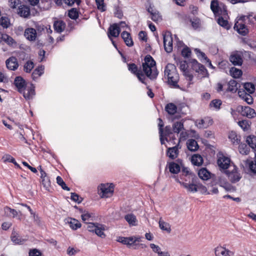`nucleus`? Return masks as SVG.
<instances>
[{
  "label": "nucleus",
  "mask_w": 256,
  "mask_h": 256,
  "mask_svg": "<svg viewBox=\"0 0 256 256\" xmlns=\"http://www.w3.org/2000/svg\"><path fill=\"white\" fill-rule=\"evenodd\" d=\"M142 69L146 75L150 79H155L158 76L156 62L150 55L145 57L144 62L142 64Z\"/></svg>",
  "instance_id": "1"
},
{
  "label": "nucleus",
  "mask_w": 256,
  "mask_h": 256,
  "mask_svg": "<svg viewBox=\"0 0 256 256\" xmlns=\"http://www.w3.org/2000/svg\"><path fill=\"white\" fill-rule=\"evenodd\" d=\"M164 72V76L167 78L168 84L174 88H179L178 84L179 76L175 66L172 64H168L165 68Z\"/></svg>",
  "instance_id": "2"
},
{
  "label": "nucleus",
  "mask_w": 256,
  "mask_h": 256,
  "mask_svg": "<svg viewBox=\"0 0 256 256\" xmlns=\"http://www.w3.org/2000/svg\"><path fill=\"white\" fill-rule=\"evenodd\" d=\"M252 14L247 16H242L235 23L234 28L240 34L246 36L248 33V29L244 23V21L246 18L250 22L254 23L252 20H250Z\"/></svg>",
  "instance_id": "3"
},
{
  "label": "nucleus",
  "mask_w": 256,
  "mask_h": 256,
  "mask_svg": "<svg viewBox=\"0 0 256 256\" xmlns=\"http://www.w3.org/2000/svg\"><path fill=\"white\" fill-rule=\"evenodd\" d=\"M114 191V186L112 184H102L98 187V193L102 198L110 197Z\"/></svg>",
  "instance_id": "4"
},
{
  "label": "nucleus",
  "mask_w": 256,
  "mask_h": 256,
  "mask_svg": "<svg viewBox=\"0 0 256 256\" xmlns=\"http://www.w3.org/2000/svg\"><path fill=\"white\" fill-rule=\"evenodd\" d=\"M87 229L90 232H94L100 237L104 238L106 236L104 231L106 229V226L104 224L97 222H88Z\"/></svg>",
  "instance_id": "5"
},
{
  "label": "nucleus",
  "mask_w": 256,
  "mask_h": 256,
  "mask_svg": "<svg viewBox=\"0 0 256 256\" xmlns=\"http://www.w3.org/2000/svg\"><path fill=\"white\" fill-rule=\"evenodd\" d=\"M232 170H226L225 172L228 176L229 180L232 183L238 182L242 178L240 173L238 171L235 166H232Z\"/></svg>",
  "instance_id": "6"
},
{
  "label": "nucleus",
  "mask_w": 256,
  "mask_h": 256,
  "mask_svg": "<svg viewBox=\"0 0 256 256\" xmlns=\"http://www.w3.org/2000/svg\"><path fill=\"white\" fill-rule=\"evenodd\" d=\"M173 132L177 134L180 132V138L178 140V142H180V139L185 138L186 132H184L182 130H184V122L182 120L180 122H174L172 126Z\"/></svg>",
  "instance_id": "7"
},
{
  "label": "nucleus",
  "mask_w": 256,
  "mask_h": 256,
  "mask_svg": "<svg viewBox=\"0 0 256 256\" xmlns=\"http://www.w3.org/2000/svg\"><path fill=\"white\" fill-rule=\"evenodd\" d=\"M164 45L165 50L170 52L172 50V38L170 33L164 35Z\"/></svg>",
  "instance_id": "8"
},
{
  "label": "nucleus",
  "mask_w": 256,
  "mask_h": 256,
  "mask_svg": "<svg viewBox=\"0 0 256 256\" xmlns=\"http://www.w3.org/2000/svg\"><path fill=\"white\" fill-rule=\"evenodd\" d=\"M216 256H234V252L230 250L224 246H218L214 250Z\"/></svg>",
  "instance_id": "9"
},
{
  "label": "nucleus",
  "mask_w": 256,
  "mask_h": 256,
  "mask_svg": "<svg viewBox=\"0 0 256 256\" xmlns=\"http://www.w3.org/2000/svg\"><path fill=\"white\" fill-rule=\"evenodd\" d=\"M217 163L220 168L224 170L232 168V165L230 164V159L223 155H221L218 157Z\"/></svg>",
  "instance_id": "10"
},
{
  "label": "nucleus",
  "mask_w": 256,
  "mask_h": 256,
  "mask_svg": "<svg viewBox=\"0 0 256 256\" xmlns=\"http://www.w3.org/2000/svg\"><path fill=\"white\" fill-rule=\"evenodd\" d=\"M128 68L130 71L136 76L140 81L142 83H144V76L140 70H138L137 66L134 64H128Z\"/></svg>",
  "instance_id": "11"
},
{
  "label": "nucleus",
  "mask_w": 256,
  "mask_h": 256,
  "mask_svg": "<svg viewBox=\"0 0 256 256\" xmlns=\"http://www.w3.org/2000/svg\"><path fill=\"white\" fill-rule=\"evenodd\" d=\"M230 60L235 66H241L242 64V54L240 52L232 53L230 57Z\"/></svg>",
  "instance_id": "12"
},
{
  "label": "nucleus",
  "mask_w": 256,
  "mask_h": 256,
  "mask_svg": "<svg viewBox=\"0 0 256 256\" xmlns=\"http://www.w3.org/2000/svg\"><path fill=\"white\" fill-rule=\"evenodd\" d=\"M7 68L12 70H16L18 67V60L16 57L11 56L6 61Z\"/></svg>",
  "instance_id": "13"
},
{
  "label": "nucleus",
  "mask_w": 256,
  "mask_h": 256,
  "mask_svg": "<svg viewBox=\"0 0 256 256\" xmlns=\"http://www.w3.org/2000/svg\"><path fill=\"white\" fill-rule=\"evenodd\" d=\"M173 132L172 128L170 126H166L164 128H162V134H160V140L162 144H164V140L168 141L167 137L170 136Z\"/></svg>",
  "instance_id": "14"
},
{
  "label": "nucleus",
  "mask_w": 256,
  "mask_h": 256,
  "mask_svg": "<svg viewBox=\"0 0 256 256\" xmlns=\"http://www.w3.org/2000/svg\"><path fill=\"white\" fill-rule=\"evenodd\" d=\"M120 30L118 24H114L110 26L108 30V36L110 39L111 37H118L119 36Z\"/></svg>",
  "instance_id": "15"
},
{
  "label": "nucleus",
  "mask_w": 256,
  "mask_h": 256,
  "mask_svg": "<svg viewBox=\"0 0 256 256\" xmlns=\"http://www.w3.org/2000/svg\"><path fill=\"white\" fill-rule=\"evenodd\" d=\"M24 36L28 40L34 41L36 38L37 33L35 29L28 28L25 30Z\"/></svg>",
  "instance_id": "16"
},
{
  "label": "nucleus",
  "mask_w": 256,
  "mask_h": 256,
  "mask_svg": "<svg viewBox=\"0 0 256 256\" xmlns=\"http://www.w3.org/2000/svg\"><path fill=\"white\" fill-rule=\"evenodd\" d=\"M23 96L26 100H30L33 98L35 95L34 86L31 84L30 86L28 88H24L22 91Z\"/></svg>",
  "instance_id": "17"
},
{
  "label": "nucleus",
  "mask_w": 256,
  "mask_h": 256,
  "mask_svg": "<svg viewBox=\"0 0 256 256\" xmlns=\"http://www.w3.org/2000/svg\"><path fill=\"white\" fill-rule=\"evenodd\" d=\"M221 3H219L218 0H212L210 2V10L213 13L216 15L220 14V10H222Z\"/></svg>",
  "instance_id": "18"
},
{
  "label": "nucleus",
  "mask_w": 256,
  "mask_h": 256,
  "mask_svg": "<svg viewBox=\"0 0 256 256\" xmlns=\"http://www.w3.org/2000/svg\"><path fill=\"white\" fill-rule=\"evenodd\" d=\"M179 143L176 146L170 148L167 150V156L171 159L176 158L178 154Z\"/></svg>",
  "instance_id": "19"
},
{
  "label": "nucleus",
  "mask_w": 256,
  "mask_h": 256,
  "mask_svg": "<svg viewBox=\"0 0 256 256\" xmlns=\"http://www.w3.org/2000/svg\"><path fill=\"white\" fill-rule=\"evenodd\" d=\"M20 204L27 208V209L30 212V214L32 215L34 221L36 224L40 226L42 225V222L40 218L36 212L32 211V210L31 209L30 206L24 204Z\"/></svg>",
  "instance_id": "20"
},
{
  "label": "nucleus",
  "mask_w": 256,
  "mask_h": 256,
  "mask_svg": "<svg viewBox=\"0 0 256 256\" xmlns=\"http://www.w3.org/2000/svg\"><path fill=\"white\" fill-rule=\"evenodd\" d=\"M198 174L201 179L203 180H208L211 178L212 174L206 168H202L199 170Z\"/></svg>",
  "instance_id": "21"
},
{
  "label": "nucleus",
  "mask_w": 256,
  "mask_h": 256,
  "mask_svg": "<svg viewBox=\"0 0 256 256\" xmlns=\"http://www.w3.org/2000/svg\"><path fill=\"white\" fill-rule=\"evenodd\" d=\"M121 36L127 46H132L134 45V42L129 32L124 31L122 33Z\"/></svg>",
  "instance_id": "22"
},
{
  "label": "nucleus",
  "mask_w": 256,
  "mask_h": 256,
  "mask_svg": "<svg viewBox=\"0 0 256 256\" xmlns=\"http://www.w3.org/2000/svg\"><path fill=\"white\" fill-rule=\"evenodd\" d=\"M14 84L16 87L18 88V91L20 92H22V91L25 88V81L20 76H17L14 80Z\"/></svg>",
  "instance_id": "23"
},
{
  "label": "nucleus",
  "mask_w": 256,
  "mask_h": 256,
  "mask_svg": "<svg viewBox=\"0 0 256 256\" xmlns=\"http://www.w3.org/2000/svg\"><path fill=\"white\" fill-rule=\"evenodd\" d=\"M12 242L16 244H22L25 242V240L22 238L15 231H12L11 236Z\"/></svg>",
  "instance_id": "24"
},
{
  "label": "nucleus",
  "mask_w": 256,
  "mask_h": 256,
  "mask_svg": "<svg viewBox=\"0 0 256 256\" xmlns=\"http://www.w3.org/2000/svg\"><path fill=\"white\" fill-rule=\"evenodd\" d=\"M242 114L248 118H254L256 114L255 110L249 106H245L242 110Z\"/></svg>",
  "instance_id": "25"
},
{
  "label": "nucleus",
  "mask_w": 256,
  "mask_h": 256,
  "mask_svg": "<svg viewBox=\"0 0 256 256\" xmlns=\"http://www.w3.org/2000/svg\"><path fill=\"white\" fill-rule=\"evenodd\" d=\"M54 28L56 32L60 33L64 30L66 28V24L62 20H57L54 22Z\"/></svg>",
  "instance_id": "26"
},
{
  "label": "nucleus",
  "mask_w": 256,
  "mask_h": 256,
  "mask_svg": "<svg viewBox=\"0 0 256 256\" xmlns=\"http://www.w3.org/2000/svg\"><path fill=\"white\" fill-rule=\"evenodd\" d=\"M182 186L190 192H196L198 190V185L190 183H182Z\"/></svg>",
  "instance_id": "27"
},
{
  "label": "nucleus",
  "mask_w": 256,
  "mask_h": 256,
  "mask_svg": "<svg viewBox=\"0 0 256 256\" xmlns=\"http://www.w3.org/2000/svg\"><path fill=\"white\" fill-rule=\"evenodd\" d=\"M67 222L72 230H76L81 226V224L76 219L68 218Z\"/></svg>",
  "instance_id": "28"
},
{
  "label": "nucleus",
  "mask_w": 256,
  "mask_h": 256,
  "mask_svg": "<svg viewBox=\"0 0 256 256\" xmlns=\"http://www.w3.org/2000/svg\"><path fill=\"white\" fill-rule=\"evenodd\" d=\"M124 219L130 226H135L137 225L136 217L133 214H128L124 216Z\"/></svg>",
  "instance_id": "29"
},
{
  "label": "nucleus",
  "mask_w": 256,
  "mask_h": 256,
  "mask_svg": "<svg viewBox=\"0 0 256 256\" xmlns=\"http://www.w3.org/2000/svg\"><path fill=\"white\" fill-rule=\"evenodd\" d=\"M188 148L190 151H196L198 148V144L196 141L193 139L188 140L187 142Z\"/></svg>",
  "instance_id": "30"
},
{
  "label": "nucleus",
  "mask_w": 256,
  "mask_h": 256,
  "mask_svg": "<svg viewBox=\"0 0 256 256\" xmlns=\"http://www.w3.org/2000/svg\"><path fill=\"white\" fill-rule=\"evenodd\" d=\"M18 13L21 16L27 17L30 14V9L26 6H20L18 10Z\"/></svg>",
  "instance_id": "31"
},
{
  "label": "nucleus",
  "mask_w": 256,
  "mask_h": 256,
  "mask_svg": "<svg viewBox=\"0 0 256 256\" xmlns=\"http://www.w3.org/2000/svg\"><path fill=\"white\" fill-rule=\"evenodd\" d=\"M192 162L195 166H200L203 163V158L200 154H194L192 157Z\"/></svg>",
  "instance_id": "32"
},
{
  "label": "nucleus",
  "mask_w": 256,
  "mask_h": 256,
  "mask_svg": "<svg viewBox=\"0 0 256 256\" xmlns=\"http://www.w3.org/2000/svg\"><path fill=\"white\" fill-rule=\"evenodd\" d=\"M44 66H40L35 69L32 74V79L34 80L40 76L44 73Z\"/></svg>",
  "instance_id": "33"
},
{
  "label": "nucleus",
  "mask_w": 256,
  "mask_h": 256,
  "mask_svg": "<svg viewBox=\"0 0 256 256\" xmlns=\"http://www.w3.org/2000/svg\"><path fill=\"white\" fill-rule=\"evenodd\" d=\"M165 110L168 114L172 115L176 112L177 107L174 104L169 103L166 105Z\"/></svg>",
  "instance_id": "34"
},
{
  "label": "nucleus",
  "mask_w": 256,
  "mask_h": 256,
  "mask_svg": "<svg viewBox=\"0 0 256 256\" xmlns=\"http://www.w3.org/2000/svg\"><path fill=\"white\" fill-rule=\"evenodd\" d=\"M82 218L84 222L88 223L86 221H93L94 220V216L92 213L88 212H84L81 215Z\"/></svg>",
  "instance_id": "35"
},
{
  "label": "nucleus",
  "mask_w": 256,
  "mask_h": 256,
  "mask_svg": "<svg viewBox=\"0 0 256 256\" xmlns=\"http://www.w3.org/2000/svg\"><path fill=\"white\" fill-rule=\"evenodd\" d=\"M168 168L170 172L173 174H178L180 170V166L174 162L170 163Z\"/></svg>",
  "instance_id": "36"
},
{
  "label": "nucleus",
  "mask_w": 256,
  "mask_h": 256,
  "mask_svg": "<svg viewBox=\"0 0 256 256\" xmlns=\"http://www.w3.org/2000/svg\"><path fill=\"white\" fill-rule=\"evenodd\" d=\"M159 226L161 230L166 231L168 232L171 230L170 224L164 222L161 218L159 220Z\"/></svg>",
  "instance_id": "37"
},
{
  "label": "nucleus",
  "mask_w": 256,
  "mask_h": 256,
  "mask_svg": "<svg viewBox=\"0 0 256 256\" xmlns=\"http://www.w3.org/2000/svg\"><path fill=\"white\" fill-rule=\"evenodd\" d=\"M193 68L198 72H202L206 70L204 66L196 60H194L193 62Z\"/></svg>",
  "instance_id": "38"
},
{
  "label": "nucleus",
  "mask_w": 256,
  "mask_h": 256,
  "mask_svg": "<svg viewBox=\"0 0 256 256\" xmlns=\"http://www.w3.org/2000/svg\"><path fill=\"white\" fill-rule=\"evenodd\" d=\"M246 142L252 148H256V136H250L246 138Z\"/></svg>",
  "instance_id": "39"
},
{
  "label": "nucleus",
  "mask_w": 256,
  "mask_h": 256,
  "mask_svg": "<svg viewBox=\"0 0 256 256\" xmlns=\"http://www.w3.org/2000/svg\"><path fill=\"white\" fill-rule=\"evenodd\" d=\"M228 138L234 144H238L240 141L236 132L233 131L230 132Z\"/></svg>",
  "instance_id": "40"
},
{
  "label": "nucleus",
  "mask_w": 256,
  "mask_h": 256,
  "mask_svg": "<svg viewBox=\"0 0 256 256\" xmlns=\"http://www.w3.org/2000/svg\"><path fill=\"white\" fill-rule=\"evenodd\" d=\"M232 76L234 78H238L242 75V71L240 70L232 68L230 70Z\"/></svg>",
  "instance_id": "41"
},
{
  "label": "nucleus",
  "mask_w": 256,
  "mask_h": 256,
  "mask_svg": "<svg viewBox=\"0 0 256 256\" xmlns=\"http://www.w3.org/2000/svg\"><path fill=\"white\" fill-rule=\"evenodd\" d=\"M244 88L249 94L254 93L255 90L254 85L251 82L244 83Z\"/></svg>",
  "instance_id": "42"
},
{
  "label": "nucleus",
  "mask_w": 256,
  "mask_h": 256,
  "mask_svg": "<svg viewBox=\"0 0 256 256\" xmlns=\"http://www.w3.org/2000/svg\"><path fill=\"white\" fill-rule=\"evenodd\" d=\"M249 150V147L245 144H241L238 146L239 152L242 154H248Z\"/></svg>",
  "instance_id": "43"
},
{
  "label": "nucleus",
  "mask_w": 256,
  "mask_h": 256,
  "mask_svg": "<svg viewBox=\"0 0 256 256\" xmlns=\"http://www.w3.org/2000/svg\"><path fill=\"white\" fill-rule=\"evenodd\" d=\"M148 12L151 14V18L154 22H158L161 19V16L160 15L158 12L155 10H150V9L148 10Z\"/></svg>",
  "instance_id": "44"
},
{
  "label": "nucleus",
  "mask_w": 256,
  "mask_h": 256,
  "mask_svg": "<svg viewBox=\"0 0 256 256\" xmlns=\"http://www.w3.org/2000/svg\"><path fill=\"white\" fill-rule=\"evenodd\" d=\"M56 182L58 185H60L62 187V188L63 190H67V191L70 190V188L66 186V183L64 182V181L62 179V178L60 176H57Z\"/></svg>",
  "instance_id": "45"
},
{
  "label": "nucleus",
  "mask_w": 256,
  "mask_h": 256,
  "mask_svg": "<svg viewBox=\"0 0 256 256\" xmlns=\"http://www.w3.org/2000/svg\"><path fill=\"white\" fill-rule=\"evenodd\" d=\"M218 23L222 26L224 28L228 30L230 28V26L229 25L228 22L226 20H225L222 17H220L218 20Z\"/></svg>",
  "instance_id": "46"
},
{
  "label": "nucleus",
  "mask_w": 256,
  "mask_h": 256,
  "mask_svg": "<svg viewBox=\"0 0 256 256\" xmlns=\"http://www.w3.org/2000/svg\"><path fill=\"white\" fill-rule=\"evenodd\" d=\"M196 124L199 128H205L208 126V124L206 122V120L204 119L197 120L196 122Z\"/></svg>",
  "instance_id": "47"
},
{
  "label": "nucleus",
  "mask_w": 256,
  "mask_h": 256,
  "mask_svg": "<svg viewBox=\"0 0 256 256\" xmlns=\"http://www.w3.org/2000/svg\"><path fill=\"white\" fill-rule=\"evenodd\" d=\"M10 24L9 19L6 16H2L0 18V24L4 28H8Z\"/></svg>",
  "instance_id": "48"
},
{
  "label": "nucleus",
  "mask_w": 256,
  "mask_h": 256,
  "mask_svg": "<svg viewBox=\"0 0 256 256\" xmlns=\"http://www.w3.org/2000/svg\"><path fill=\"white\" fill-rule=\"evenodd\" d=\"M222 104V101L220 100H212L210 104V106L211 108H214L216 110H218L220 108V106Z\"/></svg>",
  "instance_id": "49"
},
{
  "label": "nucleus",
  "mask_w": 256,
  "mask_h": 256,
  "mask_svg": "<svg viewBox=\"0 0 256 256\" xmlns=\"http://www.w3.org/2000/svg\"><path fill=\"white\" fill-rule=\"evenodd\" d=\"M34 67V62L30 60L28 61L24 66V70L26 72H30Z\"/></svg>",
  "instance_id": "50"
},
{
  "label": "nucleus",
  "mask_w": 256,
  "mask_h": 256,
  "mask_svg": "<svg viewBox=\"0 0 256 256\" xmlns=\"http://www.w3.org/2000/svg\"><path fill=\"white\" fill-rule=\"evenodd\" d=\"M0 38L8 44L12 43L13 39L6 34L0 32Z\"/></svg>",
  "instance_id": "51"
},
{
  "label": "nucleus",
  "mask_w": 256,
  "mask_h": 256,
  "mask_svg": "<svg viewBox=\"0 0 256 256\" xmlns=\"http://www.w3.org/2000/svg\"><path fill=\"white\" fill-rule=\"evenodd\" d=\"M182 55L184 58H188L191 54L190 50L186 46H184L181 52Z\"/></svg>",
  "instance_id": "52"
},
{
  "label": "nucleus",
  "mask_w": 256,
  "mask_h": 256,
  "mask_svg": "<svg viewBox=\"0 0 256 256\" xmlns=\"http://www.w3.org/2000/svg\"><path fill=\"white\" fill-rule=\"evenodd\" d=\"M68 16L73 20H76L78 17V13L75 8H72L68 11Z\"/></svg>",
  "instance_id": "53"
},
{
  "label": "nucleus",
  "mask_w": 256,
  "mask_h": 256,
  "mask_svg": "<svg viewBox=\"0 0 256 256\" xmlns=\"http://www.w3.org/2000/svg\"><path fill=\"white\" fill-rule=\"evenodd\" d=\"M238 125L240 126L244 130H246L248 129L250 125L247 120H244L240 121L238 122Z\"/></svg>",
  "instance_id": "54"
},
{
  "label": "nucleus",
  "mask_w": 256,
  "mask_h": 256,
  "mask_svg": "<svg viewBox=\"0 0 256 256\" xmlns=\"http://www.w3.org/2000/svg\"><path fill=\"white\" fill-rule=\"evenodd\" d=\"M192 26L194 28L196 29L200 26V20L198 18H193L190 20Z\"/></svg>",
  "instance_id": "55"
},
{
  "label": "nucleus",
  "mask_w": 256,
  "mask_h": 256,
  "mask_svg": "<svg viewBox=\"0 0 256 256\" xmlns=\"http://www.w3.org/2000/svg\"><path fill=\"white\" fill-rule=\"evenodd\" d=\"M249 168L252 172L256 174V158L249 162Z\"/></svg>",
  "instance_id": "56"
},
{
  "label": "nucleus",
  "mask_w": 256,
  "mask_h": 256,
  "mask_svg": "<svg viewBox=\"0 0 256 256\" xmlns=\"http://www.w3.org/2000/svg\"><path fill=\"white\" fill-rule=\"evenodd\" d=\"M184 74L186 76V78L189 81L188 84L190 85L192 84L191 82L193 79V76L191 74L188 70L184 72Z\"/></svg>",
  "instance_id": "57"
},
{
  "label": "nucleus",
  "mask_w": 256,
  "mask_h": 256,
  "mask_svg": "<svg viewBox=\"0 0 256 256\" xmlns=\"http://www.w3.org/2000/svg\"><path fill=\"white\" fill-rule=\"evenodd\" d=\"M42 184L46 189H48L50 186V182L48 177L42 178Z\"/></svg>",
  "instance_id": "58"
},
{
  "label": "nucleus",
  "mask_w": 256,
  "mask_h": 256,
  "mask_svg": "<svg viewBox=\"0 0 256 256\" xmlns=\"http://www.w3.org/2000/svg\"><path fill=\"white\" fill-rule=\"evenodd\" d=\"M146 248V246L145 244L134 242L130 248L138 250L140 248Z\"/></svg>",
  "instance_id": "59"
},
{
  "label": "nucleus",
  "mask_w": 256,
  "mask_h": 256,
  "mask_svg": "<svg viewBox=\"0 0 256 256\" xmlns=\"http://www.w3.org/2000/svg\"><path fill=\"white\" fill-rule=\"evenodd\" d=\"M71 199L74 202H78V203L80 202L82 200V198H80L79 196L76 193L71 194Z\"/></svg>",
  "instance_id": "60"
},
{
  "label": "nucleus",
  "mask_w": 256,
  "mask_h": 256,
  "mask_svg": "<svg viewBox=\"0 0 256 256\" xmlns=\"http://www.w3.org/2000/svg\"><path fill=\"white\" fill-rule=\"evenodd\" d=\"M65 4L68 6H72L74 3H76L78 6L80 3V0H64Z\"/></svg>",
  "instance_id": "61"
},
{
  "label": "nucleus",
  "mask_w": 256,
  "mask_h": 256,
  "mask_svg": "<svg viewBox=\"0 0 256 256\" xmlns=\"http://www.w3.org/2000/svg\"><path fill=\"white\" fill-rule=\"evenodd\" d=\"M96 4L98 10L102 12L104 11V0H96Z\"/></svg>",
  "instance_id": "62"
},
{
  "label": "nucleus",
  "mask_w": 256,
  "mask_h": 256,
  "mask_svg": "<svg viewBox=\"0 0 256 256\" xmlns=\"http://www.w3.org/2000/svg\"><path fill=\"white\" fill-rule=\"evenodd\" d=\"M4 211L6 212H9L12 214L13 217H16L18 214V212L14 209H12L9 207H6L4 208Z\"/></svg>",
  "instance_id": "63"
},
{
  "label": "nucleus",
  "mask_w": 256,
  "mask_h": 256,
  "mask_svg": "<svg viewBox=\"0 0 256 256\" xmlns=\"http://www.w3.org/2000/svg\"><path fill=\"white\" fill-rule=\"evenodd\" d=\"M41 253L36 249L30 250L29 252V256H40Z\"/></svg>",
  "instance_id": "64"
}]
</instances>
